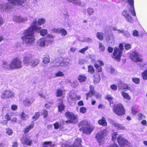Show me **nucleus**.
<instances>
[{
	"mask_svg": "<svg viewBox=\"0 0 147 147\" xmlns=\"http://www.w3.org/2000/svg\"><path fill=\"white\" fill-rule=\"evenodd\" d=\"M37 22L34 21L32 23V25L27 29L25 30L23 33L24 36L21 37L23 42L28 44H32L35 41L34 31L40 33L41 35L45 36L47 34V30L44 29L41 30V28L36 25Z\"/></svg>",
	"mask_w": 147,
	"mask_h": 147,
	"instance_id": "nucleus-1",
	"label": "nucleus"
},
{
	"mask_svg": "<svg viewBox=\"0 0 147 147\" xmlns=\"http://www.w3.org/2000/svg\"><path fill=\"white\" fill-rule=\"evenodd\" d=\"M80 128V131H82L83 133L87 135L90 134L94 129V127L91 125L87 121L84 120L80 122L78 125Z\"/></svg>",
	"mask_w": 147,
	"mask_h": 147,
	"instance_id": "nucleus-2",
	"label": "nucleus"
},
{
	"mask_svg": "<svg viewBox=\"0 0 147 147\" xmlns=\"http://www.w3.org/2000/svg\"><path fill=\"white\" fill-rule=\"evenodd\" d=\"M123 50V44L120 43L118 47H115L114 48V52L113 53L112 57L118 61H120Z\"/></svg>",
	"mask_w": 147,
	"mask_h": 147,
	"instance_id": "nucleus-3",
	"label": "nucleus"
},
{
	"mask_svg": "<svg viewBox=\"0 0 147 147\" xmlns=\"http://www.w3.org/2000/svg\"><path fill=\"white\" fill-rule=\"evenodd\" d=\"M65 116L67 120L65 122L67 123L75 124L78 122L77 115H75L72 112L67 111L65 113Z\"/></svg>",
	"mask_w": 147,
	"mask_h": 147,
	"instance_id": "nucleus-4",
	"label": "nucleus"
},
{
	"mask_svg": "<svg viewBox=\"0 0 147 147\" xmlns=\"http://www.w3.org/2000/svg\"><path fill=\"white\" fill-rule=\"evenodd\" d=\"M7 69L13 70L21 68L22 67V61L18 57H16L13 59Z\"/></svg>",
	"mask_w": 147,
	"mask_h": 147,
	"instance_id": "nucleus-5",
	"label": "nucleus"
},
{
	"mask_svg": "<svg viewBox=\"0 0 147 147\" xmlns=\"http://www.w3.org/2000/svg\"><path fill=\"white\" fill-rule=\"evenodd\" d=\"M86 98L88 100L89 98H92L94 96L97 99H101L102 96L99 93L96 92L94 90V85H90L89 86V91L85 94Z\"/></svg>",
	"mask_w": 147,
	"mask_h": 147,
	"instance_id": "nucleus-6",
	"label": "nucleus"
},
{
	"mask_svg": "<svg viewBox=\"0 0 147 147\" xmlns=\"http://www.w3.org/2000/svg\"><path fill=\"white\" fill-rule=\"evenodd\" d=\"M113 111L116 115L120 116L124 115L125 113L124 107L121 103L114 105Z\"/></svg>",
	"mask_w": 147,
	"mask_h": 147,
	"instance_id": "nucleus-7",
	"label": "nucleus"
},
{
	"mask_svg": "<svg viewBox=\"0 0 147 147\" xmlns=\"http://www.w3.org/2000/svg\"><path fill=\"white\" fill-rule=\"evenodd\" d=\"M107 132L106 129L103 130L101 133H97L95 136V138L97 139V142L99 144H102V142L104 141V138L107 135Z\"/></svg>",
	"mask_w": 147,
	"mask_h": 147,
	"instance_id": "nucleus-8",
	"label": "nucleus"
},
{
	"mask_svg": "<svg viewBox=\"0 0 147 147\" xmlns=\"http://www.w3.org/2000/svg\"><path fill=\"white\" fill-rule=\"evenodd\" d=\"M15 93L10 90H5L2 93L1 98L3 99H8L14 97Z\"/></svg>",
	"mask_w": 147,
	"mask_h": 147,
	"instance_id": "nucleus-9",
	"label": "nucleus"
},
{
	"mask_svg": "<svg viewBox=\"0 0 147 147\" xmlns=\"http://www.w3.org/2000/svg\"><path fill=\"white\" fill-rule=\"evenodd\" d=\"M117 142L121 147H130V143L127 140L119 136L117 138Z\"/></svg>",
	"mask_w": 147,
	"mask_h": 147,
	"instance_id": "nucleus-10",
	"label": "nucleus"
},
{
	"mask_svg": "<svg viewBox=\"0 0 147 147\" xmlns=\"http://www.w3.org/2000/svg\"><path fill=\"white\" fill-rule=\"evenodd\" d=\"M122 15L125 18L126 20L130 23H133L134 21V19L132 17L128 11L126 10L123 11Z\"/></svg>",
	"mask_w": 147,
	"mask_h": 147,
	"instance_id": "nucleus-11",
	"label": "nucleus"
},
{
	"mask_svg": "<svg viewBox=\"0 0 147 147\" xmlns=\"http://www.w3.org/2000/svg\"><path fill=\"white\" fill-rule=\"evenodd\" d=\"M96 62H97V63H95L94 66L96 69L97 73L100 72L102 70L101 66H103L104 64L103 61L101 60H98Z\"/></svg>",
	"mask_w": 147,
	"mask_h": 147,
	"instance_id": "nucleus-12",
	"label": "nucleus"
},
{
	"mask_svg": "<svg viewBox=\"0 0 147 147\" xmlns=\"http://www.w3.org/2000/svg\"><path fill=\"white\" fill-rule=\"evenodd\" d=\"M21 141L23 144L29 146L31 145L33 142L32 140L29 137H22Z\"/></svg>",
	"mask_w": 147,
	"mask_h": 147,
	"instance_id": "nucleus-13",
	"label": "nucleus"
},
{
	"mask_svg": "<svg viewBox=\"0 0 147 147\" xmlns=\"http://www.w3.org/2000/svg\"><path fill=\"white\" fill-rule=\"evenodd\" d=\"M2 117V121L1 122L3 125H6L8 123V121L11 120V117L9 114H7L3 115H1Z\"/></svg>",
	"mask_w": 147,
	"mask_h": 147,
	"instance_id": "nucleus-14",
	"label": "nucleus"
},
{
	"mask_svg": "<svg viewBox=\"0 0 147 147\" xmlns=\"http://www.w3.org/2000/svg\"><path fill=\"white\" fill-rule=\"evenodd\" d=\"M34 100V99L32 98H26L23 100V103L24 106H29L32 105Z\"/></svg>",
	"mask_w": 147,
	"mask_h": 147,
	"instance_id": "nucleus-15",
	"label": "nucleus"
},
{
	"mask_svg": "<svg viewBox=\"0 0 147 147\" xmlns=\"http://www.w3.org/2000/svg\"><path fill=\"white\" fill-rule=\"evenodd\" d=\"M82 140L81 138H77L75 140L72 146L73 147H82Z\"/></svg>",
	"mask_w": 147,
	"mask_h": 147,
	"instance_id": "nucleus-16",
	"label": "nucleus"
},
{
	"mask_svg": "<svg viewBox=\"0 0 147 147\" xmlns=\"http://www.w3.org/2000/svg\"><path fill=\"white\" fill-rule=\"evenodd\" d=\"M9 3L13 5H21L26 0H7Z\"/></svg>",
	"mask_w": 147,
	"mask_h": 147,
	"instance_id": "nucleus-17",
	"label": "nucleus"
},
{
	"mask_svg": "<svg viewBox=\"0 0 147 147\" xmlns=\"http://www.w3.org/2000/svg\"><path fill=\"white\" fill-rule=\"evenodd\" d=\"M32 59V57L30 55H28L24 57L23 61V63L27 65L28 64L30 65Z\"/></svg>",
	"mask_w": 147,
	"mask_h": 147,
	"instance_id": "nucleus-18",
	"label": "nucleus"
},
{
	"mask_svg": "<svg viewBox=\"0 0 147 147\" xmlns=\"http://www.w3.org/2000/svg\"><path fill=\"white\" fill-rule=\"evenodd\" d=\"M100 80V74L98 73L95 72L93 75V82L94 84L99 83Z\"/></svg>",
	"mask_w": 147,
	"mask_h": 147,
	"instance_id": "nucleus-19",
	"label": "nucleus"
},
{
	"mask_svg": "<svg viewBox=\"0 0 147 147\" xmlns=\"http://www.w3.org/2000/svg\"><path fill=\"white\" fill-rule=\"evenodd\" d=\"M70 3H72L74 4L78 5L81 7L84 6V4L80 0H67Z\"/></svg>",
	"mask_w": 147,
	"mask_h": 147,
	"instance_id": "nucleus-20",
	"label": "nucleus"
},
{
	"mask_svg": "<svg viewBox=\"0 0 147 147\" xmlns=\"http://www.w3.org/2000/svg\"><path fill=\"white\" fill-rule=\"evenodd\" d=\"M34 126V124L33 123H32L28 125L24 128L23 132L25 134L28 133L31 129H32Z\"/></svg>",
	"mask_w": 147,
	"mask_h": 147,
	"instance_id": "nucleus-21",
	"label": "nucleus"
},
{
	"mask_svg": "<svg viewBox=\"0 0 147 147\" xmlns=\"http://www.w3.org/2000/svg\"><path fill=\"white\" fill-rule=\"evenodd\" d=\"M68 102L70 104H72L73 103L75 102L76 101V98L75 96L73 95L72 94H69V96L67 98Z\"/></svg>",
	"mask_w": 147,
	"mask_h": 147,
	"instance_id": "nucleus-22",
	"label": "nucleus"
},
{
	"mask_svg": "<svg viewBox=\"0 0 147 147\" xmlns=\"http://www.w3.org/2000/svg\"><path fill=\"white\" fill-rule=\"evenodd\" d=\"M59 100L61 102V103H59L57 106L58 110L59 112L62 113L64 110L65 106L63 103L62 99L60 98L59 99Z\"/></svg>",
	"mask_w": 147,
	"mask_h": 147,
	"instance_id": "nucleus-23",
	"label": "nucleus"
},
{
	"mask_svg": "<svg viewBox=\"0 0 147 147\" xmlns=\"http://www.w3.org/2000/svg\"><path fill=\"white\" fill-rule=\"evenodd\" d=\"M127 2L130 5L131 8H132L133 9V10L130 11V12L133 16H136V13L134 6V0H128Z\"/></svg>",
	"mask_w": 147,
	"mask_h": 147,
	"instance_id": "nucleus-24",
	"label": "nucleus"
},
{
	"mask_svg": "<svg viewBox=\"0 0 147 147\" xmlns=\"http://www.w3.org/2000/svg\"><path fill=\"white\" fill-rule=\"evenodd\" d=\"M98 123L99 124L102 126H106L107 124V122L104 117H102L101 119L98 120Z\"/></svg>",
	"mask_w": 147,
	"mask_h": 147,
	"instance_id": "nucleus-25",
	"label": "nucleus"
},
{
	"mask_svg": "<svg viewBox=\"0 0 147 147\" xmlns=\"http://www.w3.org/2000/svg\"><path fill=\"white\" fill-rule=\"evenodd\" d=\"M40 62V61L39 59L37 58L32 59L30 65L32 67H35L37 66Z\"/></svg>",
	"mask_w": 147,
	"mask_h": 147,
	"instance_id": "nucleus-26",
	"label": "nucleus"
},
{
	"mask_svg": "<svg viewBox=\"0 0 147 147\" xmlns=\"http://www.w3.org/2000/svg\"><path fill=\"white\" fill-rule=\"evenodd\" d=\"M87 80V77L84 74H81L78 76V80L80 82H84L86 81Z\"/></svg>",
	"mask_w": 147,
	"mask_h": 147,
	"instance_id": "nucleus-27",
	"label": "nucleus"
},
{
	"mask_svg": "<svg viewBox=\"0 0 147 147\" xmlns=\"http://www.w3.org/2000/svg\"><path fill=\"white\" fill-rule=\"evenodd\" d=\"M64 92V90H63L60 89H58L57 90L56 92V96L57 97H59L61 96H62L63 97H64L65 93H63Z\"/></svg>",
	"mask_w": 147,
	"mask_h": 147,
	"instance_id": "nucleus-28",
	"label": "nucleus"
},
{
	"mask_svg": "<svg viewBox=\"0 0 147 147\" xmlns=\"http://www.w3.org/2000/svg\"><path fill=\"white\" fill-rule=\"evenodd\" d=\"M54 36L48 34L46 37H45V39L47 43H51L53 41Z\"/></svg>",
	"mask_w": 147,
	"mask_h": 147,
	"instance_id": "nucleus-29",
	"label": "nucleus"
},
{
	"mask_svg": "<svg viewBox=\"0 0 147 147\" xmlns=\"http://www.w3.org/2000/svg\"><path fill=\"white\" fill-rule=\"evenodd\" d=\"M138 55V54L137 52L135 51H134L130 54V57L132 60L134 61Z\"/></svg>",
	"mask_w": 147,
	"mask_h": 147,
	"instance_id": "nucleus-30",
	"label": "nucleus"
},
{
	"mask_svg": "<svg viewBox=\"0 0 147 147\" xmlns=\"http://www.w3.org/2000/svg\"><path fill=\"white\" fill-rule=\"evenodd\" d=\"M39 45L41 47L45 46V43H47L45 39V38H43L39 39L37 42Z\"/></svg>",
	"mask_w": 147,
	"mask_h": 147,
	"instance_id": "nucleus-31",
	"label": "nucleus"
},
{
	"mask_svg": "<svg viewBox=\"0 0 147 147\" xmlns=\"http://www.w3.org/2000/svg\"><path fill=\"white\" fill-rule=\"evenodd\" d=\"M10 110L9 108L8 107H4L3 108L2 111L1 115H3L7 114H9Z\"/></svg>",
	"mask_w": 147,
	"mask_h": 147,
	"instance_id": "nucleus-32",
	"label": "nucleus"
},
{
	"mask_svg": "<svg viewBox=\"0 0 147 147\" xmlns=\"http://www.w3.org/2000/svg\"><path fill=\"white\" fill-rule=\"evenodd\" d=\"M97 38L100 40H102L104 38V34L102 32H98L96 33Z\"/></svg>",
	"mask_w": 147,
	"mask_h": 147,
	"instance_id": "nucleus-33",
	"label": "nucleus"
},
{
	"mask_svg": "<svg viewBox=\"0 0 147 147\" xmlns=\"http://www.w3.org/2000/svg\"><path fill=\"white\" fill-rule=\"evenodd\" d=\"M121 94L124 98L128 100H131V98L127 93L124 92H121Z\"/></svg>",
	"mask_w": 147,
	"mask_h": 147,
	"instance_id": "nucleus-34",
	"label": "nucleus"
},
{
	"mask_svg": "<svg viewBox=\"0 0 147 147\" xmlns=\"http://www.w3.org/2000/svg\"><path fill=\"white\" fill-rule=\"evenodd\" d=\"M41 115L40 113L39 112H36L34 115L32 117V119L34 121H35L37 120Z\"/></svg>",
	"mask_w": 147,
	"mask_h": 147,
	"instance_id": "nucleus-35",
	"label": "nucleus"
},
{
	"mask_svg": "<svg viewBox=\"0 0 147 147\" xmlns=\"http://www.w3.org/2000/svg\"><path fill=\"white\" fill-rule=\"evenodd\" d=\"M98 48L100 51L102 52H104L105 49V48L102 42H100L99 43Z\"/></svg>",
	"mask_w": 147,
	"mask_h": 147,
	"instance_id": "nucleus-36",
	"label": "nucleus"
},
{
	"mask_svg": "<svg viewBox=\"0 0 147 147\" xmlns=\"http://www.w3.org/2000/svg\"><path fill=\"white\" fill-rule=\"evenodd\" d=\"M43 62L45 64H47L50 62V57L48 55H45L43 59Z\"/></svg>",
	"mask_w": 147,
	"mask_h": 147,
	"instance_id": "nucleus-37",
	"label": "nucleus"
},
{
	"mask_svg": "<svg viewBox=\"0 0 147 147\" xmlns=\"http://www.w3.org/2000/svg\"><path fill=\"white\" fill-rule=\"evenodd\" d=\"M53 125H54V128L55 129H57L59 128L62 129L63 128L61 125L59 124V123L57 122H56L53 123Z\"/></svg>",
	"mask_w": 147,
	"mask_h": 147,
	"instance_id": "nucleus-38",
	"label": "nucleus"
},
{
	"mask_svg": "<svg viewBox=\"0 0 147 147\" xmlns=\"http://www.w3.org/2000/svg\"><path fill=\"white\" fill-rule=\"evenodd\" d=\"M141 75L144 80H147V69H145L142 72Z\"/></svg>",
	"mask_w": 147,
	"mask_h": 147,
	"instance_id": "nucleus-39",
	"label": "nucleus"
},
{
	"mask_svg": "<svg viewBox=\"0 0 147 147\" xmlns=\"http://www.w3.org/2000/svg\"><path fill=\"white\" fill-rule=\"evenodd\" d=\"M88 71L91 74L94 73V69L93 66L91 65H90L88 66Z\"/></svg>",
	"mask_w": 147,
	"mask_h": 147,
	"instance_id": "nucleus-40",
	"label": "nucleus"
},
{
	"mask_svg": "<svg viewBox=\"0 0 147 147\" xmlns=\"http://www.w3.org/2000/svg\"><path fill=\"white\" fill-rule=\"evenodd\" d=\"M48 111H47L45 109H44L42 110V113L41 115L43 116V117L44 118L47 117L48 116Z\"/></svg>",
	"mask_w": 147,
	"mask_h": 147,
	"instance_id": "nucleus-41",
	"label": "nucleus"
},
{
	"mask_svg": "<svg viewBox=\"0 0 147 147\" xmlns=\"http://www.w3.org/2000/svg\"><path fill=\"white\" fill-rule=\"evenodd\" d=\"M52 142L51 141H45L43 142V144L45 145H49L51 147H53L55 146V144H52Z\"/></svg>",
	"mask_w": 147,
	"mask_h": 147,
	"instance_id": "nucleus-42",
	"label": "nucleus"
},
{
	"mask_svg": "<svg viewBox=\"0 0 147 147\" xmlns=\"http://www.w3.org/2000/svg\"><path fill=\"white\" fill-rule=\"evenodd\" d=\"M21 116L22 119L24 120H27V118H28V115L26 114L24 112L22 113Z\"/></svg>",
	"mask_w": 147,
	"mask_h": 147,
	"instance_id": "nucleus-43",
	"label": "nucleus"
},
{
	"mask_svg": "<svg viewBox=\"0 0 147 147\" xmlns=\"http://www.w3.org/2000/svg\"><path fill=\"white\" fill-rule=\"evenodd\" d=\"M132 80L133 82L136 84H138L140 83V79L139 78H133Z\"/></svg>",
	"mask_w": 147,
	"mask_h": 147,
	"instance_id": "nucleus-44",
	"label": "nucleus"
},
{
	"mask_svg": "<svg viewBox=\"0 0 147 147\" xmlns=\"http://www.w3.org/2000/svg\"><path fill=\"white\" fill-rule=\"evenodd\" d=\"M45 22V20L43 18H39L38 21V23L39 25H41L44 24Z\"/></svg>",
	"mask_w": 147,
	"mask_h": 147,
	"instance_id": "nucleus-45",
	"label": "nucleus"
},
{
	"mask_svg": "<svg viewBox=\"0 0 147 147\" xmlns=\"http://www.w3.org/2000/svg\"><path fill=\"white\" fill-rule=\"evenodd\" d=\"M64 75L63 73L61 71H59L55 74V76L56 77L63 76Z\"/></svg>",
	"mask_w": 147,
	"mask_h": 147,
	"instance_id": "nucleus-46",
	"label": "nucleus"
},
{
	"mask_svg": "<svg viewBox=\"0 0 147 147\" xmlns=\"http://www.w3.org/2000/svg\"><path fill=\"white\" fill-rule=\"evenodd\" d=\"M59 32L61 33V36H65L67 34L66 31L63 28L59 30Z\"/></svg>",
	"mask_w": 147,
	"mask_h": 147,
	"instance_id": "nucleus-47",
	"label": "nucleus"
},
{
	"mask_svg": "<svg viewBox=\"0 0 147 147\" xmlns=\"http://www.w3.org/2000/svg\"><path fill=\"white\" fill-rule=\"evenodd\" d=\"M131 111L132 113L134 115H136L138 112V111L133 107H131Z\"/></svg>",
	"mask_w": 147,
	"mask_h": 147,
	"instance_id": "nucleus-48",
	"label": "nucleus"
},
{
	"mask_svg": "<svg viewBox=\"0 0 147 147\" xmlns=\"http://www.w3.org/2000/svg\"><path fill=\"white\" fill-rule=\"evenodd\" d=\"M121 88L123 90H130V88L127 84H124L121 86Z\"/></svg>",
	"mask_w": 147,
	"mask_h": 147,
	"instance_id": "nucleus-49",
	"label": "nucleus"
},
{
	"mask_svg": "<svg viewBox=\"0 0 147 147\" xmlns=\"http://www.w3.org/2000/svg\"><path fill=\"white\" fill-rule=\"evenodd\" d=\"M115 126L118 128V129H124V127L120 124L115 123Z\"/></svg>",
	"mask_w": 147,
	"mask_h": 147,
	"instance_id": "nucleus-50",
	"label": "nucleus"
},
{
	"mask_svg": "<svg viewBox=\"0 0 147 147\" xmlns=\"http://www.w3.org/2000/svg\"><path fill=\"white\" fill-rule=\"evenodd\" d=\"M125 49L126 50H128L130 49L131 47V45L129 43L126 44L124 46Z\"/></svg>",
	"mask_w": 147,
	"mask_h": 147,
	"instance_id": "nucleus-51",
	"label": "nucleus"
},
{
	"mask_svg": "<svg viewBox=\"0 0 147 147\" xmlns=\"http://www.w3.org/2000/svg\"><path fill=\"white\" fill-rule=\"evenodd\" d=\"M138 119L139 121L145 118V116H144L142 113H139L138 114Z\"/></svg>",
	"mask_w": 147,
	"mask_h": 147,
	"instance_id": "nucleus-52",
	"label": "nucleus"
},
{
	"mask_svg": "<svg viewBox=\"0 0 147 147\" xmlns=\"http://www.w3.org/2000/svg\"><path fill=\"white\" fill-rule=\"evenodd\" d=\"M88 48V46H86L84 48L81 49L79 51V52L82 54H84L85 52L87 51Z\"/></svg>",
	"mask_w": 147,
	"mask_h": 147,
	"instance_id": "nucleus-53",
	"label": "nucleus"
},
{
	"mask_svg": "<svg viewBox=\"0 0 147 147\" xmlns=\"http://www.w3.org/2000/svg\"><path fill=\"white\" fill-rule=\"evenodd\" d=\"M105 98L111 102L113 100L112 99L113 98L110 95H107L106 96Z\"/></svg>",
	"mask_w": 147,
	"mask_h": 147,
	"instance_id": "nucleus-54",
	"label": "nucleus"
},
{
	"mask_svg": "<svg viewBox=\"0 0 147 147\" xmlns=\"http://www.w3.org/2000/svg\"><path fill=\"white\" fill-rule=\"evenodd\" d=\"M6 130V133L8 135H12L13 132V131L11 129L9 128H7Z\"/></svg>",
	"mask_w": 147,
	"mask_h": 147,
	"instance_id": "nucleus-55",
	"label": "nucleus"
},
{
	"mask_svg": "<svg viewBox=\"0 0 147 147\" xmlns=\"http://www.w3.org/2000/svg\"><path fill=\"white\" fill-rule=\"evenodd\" d=\"M117 135L118 134L117 132H115L113 134L112 138V140L113 141H114L117 138Z\"/></svg>",
	"mask_w": 147,
	"mask_h": 147,
	"instance_id": "nucleus-56",
	"label": "nucleus"
},
{
	"mask_svg": "<svg viewBox=\"0 0 147 147\" xmlns=\"http://www.w3.org/2000/svg\"><path fill=\"white\" fill-rule=\"evenodd\" d=\"M123 35L127 38H129L130 36L129 33L127 31H124L123 32Z\"/></svg>",
	"mask_w": 147,
	"mask_h": 147,
	"instance_id": "nucleus-57",
	"label": "nucleus"
},
{
	"mask_svg": "<svg viewBox=\"0 0 147 147\" xmlns=\"http://www.w3.org/2000/svg\"><path fill=\"white\" fill-rule=\"evenodd\" d=\"M110 88L113 91H116L117 89V85L115 84H111L110 86Z\"/></svg>",
	"mask_w": 147,
	"mask_h": 147,
	"instance_id": "nucleus-58",
	"label": "nucleus"
},
{
	"mask_svg": "<svg viewBox=\"0 0 147 147\" xmlns=\"http://www.w3.org/2000/svg\"><path fill=\"white\" fill-rule=\"evenodd\" d=\"M143 61V59L140 58L138 55V56L137 57V58L135 59V60L134 62H142Z\"/></svg>",
	"mask_w": 147,
	"mask_h": 147,
	"instance_id": "nucleus-59",
	"label": "nucleus"
},
{
	"mask_svg": "<svg viewBox=\"0 0 147 147\" xmlns=\"http://www.w3.org/2000/svg\"><path fill=\"white\" fill-rule=\"evenodd\" d=\"M86 109L85 107H81L80 109V111L81 113H84L86 112Z\"/></svg>",
	"mask_w": 147,
	"mask_h": 147,
	"instance_id": "nucleus-60",
	"label": "nucleus"
},
{
	"mask_svg": "<svg viewBox=\"0 0 147 147\" xmlns=\"http://www.w3.org/2000/svg\"><path fill=\"white\" fill-rule=\"evenodd\" d=\"M87 11L88 13L90 15H92L93 14L94 12V11L93 10V9L91 8H88L87 9Z\"/></svg>",
	"mask_w": 147,
	"mask_h": 147,
	"instance_id": "nucleus-61",
	"label": "nucleus"
},
{
	"mask_svg": "<svg viewBox=\"0 0 147 147\" xmlns=\"http://www.w3.org/2000/svg\"><path fill=\"white\" fill-rule=\"evenodd\" d=\"M133 35L134 36L138 37L139 36V34L138 31L136 30H135L134 31Z\"/></svg>",
	"mask_w": 147,
	"mask_h": 147,
	"instance_id": "nucleus-62",
	"label": "nucleus"
},
{
	"mask_svg": "<svg viewBox=\"0 0 147 147\" xmlns=\"http://www.w3.org/2000/svg\"><path fill=\"white\" fill-rule=\"evenodd\" d=\"M11 109L13 111H15L18 109V106L15 105H12L11 106Z\"/></svg>",
	"mask_w": 147,
	"mask_h": 147,
	"instance_id": "nucleus-63",
	"label": "nucleus"
},
{
	"mask_svg": "<svg viewBox=\"0 0 147 147\" xmlns=\"http://www.w3.org/2000/svg\"><path fill=\"white\" fill-rule=\"evenodd\" d=\"M12 147H18V143L17 141H14L12 143Z\"/></svg>",
	"mask_w": 147,
	"mask_h": 147,
	"instance_id": "nucleus-64",
	"label": "nucleus"
}]
</instances>
